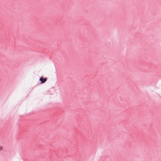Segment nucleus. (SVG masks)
<instances>
[{"label": "nucleus", "instance_id": "f257e3e1", "mask_svg": "<svg viewBox=\"0 0 161 161\" xmlns=\"http://www.w3.org/2000/svg\"><path fill=\"white\" fill-rule=\"evenodd\" d=\"M39 80L41 81L42 83H43L47 81V79L46 78H44L43 79L42 77H41L40 79Z\"/></svg>", "mask_w": 161, "mask_h": 161}, {"label": "nucleus", "instance_id": "f03ea898", "mask_svg": "<svg viewBox=\"0 0 161 161\" xmlns=\"http://www.w3.org/2000/svg\"><path fill=\"white\" fill-rule=\"evenodd\" d=\"M3 149V147L2 146H0V151L2 150Z\"/></svg>", "mask_w": 161, "mask_h": 161}]
</instances>
